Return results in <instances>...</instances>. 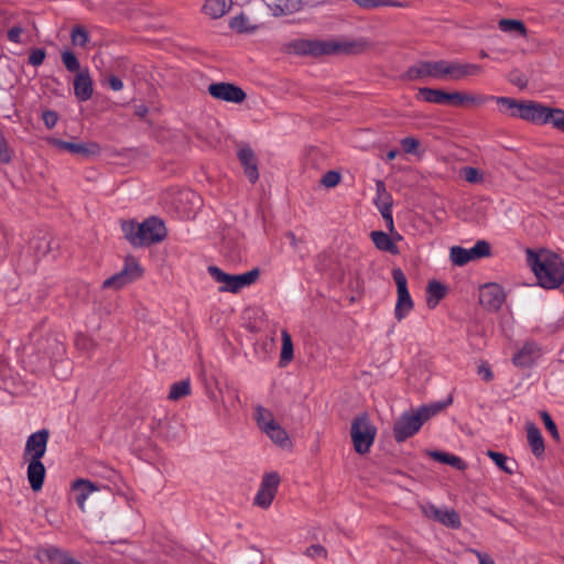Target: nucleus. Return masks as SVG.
Segmentation results:
<instances>
[{"label": "nucleus", "instance_id": "052dcab7", "mask_svg": "<svg viewBox=\"0 0 564 564\" xmlns=\"http://www.w3.org/2000/svg\"><path fill=\"white\" fill-rule=\"evenodd\" d=\"M107 84L115 91H118L123 87L122 80L116 75H110L107 77Z\"/></svg>", "mask_w": 564, "mask_h": 564}, {"label": "nucleus", "instance_id": "bf43d9fd", "mask_svg": "<svg viewBox=\"0 0 564 564\" xmlns=\"http://www.w3.org/2000/svg\"><path fill=\"white\" fill-rule=\"evenodd\" d=\"M23 32V29L19 25H14L12 26L9 31H8V40L13 42V43H21V34Z\"/></svg>", "mask_w": 564, "mask_h": 564}, {"label": "nucleus", "instance_id": "1a4fd4ad", "mask_svg": "<svg viewBox=\"0 0 564 564\" xmlns=\"http://www.w3.org/2000/svg\"><path fill=\"white\" fill-rule=\"evenodd\" d=\"M143 274V269L140 267L139 262L131 257H128L124 261L123 268L116 274L106 279L102 282L104 289H115L119 290L133 281L140 279Z\"/></svg>", "mask_w": 564, "mask_h": 564}, {"label": "nucleus", "instance_id": "f257e3e1", "mask_svg": "<svg viewBox=\"0 0 564 564\" xmlns=\"http://www.w3.org/2000/svg\"><path fill=\"white\" fill-rule=\"evenodd\" d=\"M368 47L370 43L365 39L351 41L295 39L286 45L289 53L315 58L328 55H359Z\"/></svg>", "mask_w": 564, "mask_h": 564}, {"label": "nucleus", "instance_id": "aec40b11", "mask_svg": "<svg viewBox=\"0 0 564 564\" xmlns=\"http://www.w3.org/2000/svg\"><path fill=\"white\" fill-rule=\"evenodd\" d=\"M541 357V349L535 343H525L522 348L514 354L512 361L514 366L529 368Z\"/></svg>", "mask_w": 564, "mask_h": 564}, {"label": "nucleus", "instance_id": "a211bd4d", "mask_svg": "<svg viewBox=\"0 0 564 564\" xmlns=\"http://www.w3.org/2000/svg\"><path fill=\"white\" fill-rule=\"evenodd\" d=\"M237 156L246 177L250 183H256L259 180V172L258 161L253 151L248 145H243L238 149Z\"/></svg>", "mask_w": 564, "mask_h": 564}, {"label": "nucleus", "instance_id": "f8f14e48", "mask_svg": "<svg viewBox=\"0 0 564 564\" xmlns=\"http://www.w3.org/2000/svg\"><path fill=\"white\" fill-rule=\"evenodd\" d=\"M423 425L422 420L414 411L403 413L393 425V436L398 443H402L416 434Z\"/></svg>", "mask_w": 564, "mask_h": 564}, {"label": "nucleus", "instance_id": "37998d69", "mask_svg": "<svg viewBox=\"0 0 564 564\" xmlns=\"http://www.w3.org/2000/svg\"><path fill=\"white\" fill-rule=\"evenodd\" d=\"M70 41L74 46L86 47L89 33L84 26L75 25L70 31Z\"/></svg>", "mask_w": 564, "mask_h": 564}, {"label": "nucleus", "instance_id": "9d476101", "mask_svg": "<svg viewBox=\"0 0 564 564\" xmlns=\"http://www.w3.org/2000/svg\"><path fill=\"white\" fill-rule=\"evenodd\" d=\"M207 90L213 98L231 104H242L247 98L241 87L227 82L212 83Z\"/></svg>", "mask_w": 564, "mask_h": 564}, {"label": "nucleus", "instance_id": "f03ea898", "mask_svg": "<svg viewBox=\"0 0 564 564\" xmlns=\"http://www.w3.org/2000/svg\"><path fill=\"white\" fill-rule=\"evenodd\" d=\"M527 260L540 286L554 290L564 283V262L557 254L550 251L535 253L528 249Z\"/></svg>", "mask_w": 564, "mask_h": 564}, {"label": "nucleus", "instance_id": "864d4df0", "mask_svg": "<svg viewBox=\"0 0 564 564\" xmlns=\"http://www.w3.org/2000/svg\"><path fill=\"white\" fill-rule=\"evenodd\" d=\"M45 57H46L45 48H43V47L33 48L30 52L28 62L30 65L37 67L43 64Z\"/></svg>", "mask_w": 564, "mask_h": 564}, {"label": "nucleus", "instance_id": "dca6fc26", "mask_svg": "<svg viewBox=\"0 0 564 564\" xmlns=\"http://www.w3.org/2000/svg\"><path fill=\"white\" fill-rule=\"evenodd\" d=\"M48 436L50 433L45 429L31 434L25 443L24 458L41 459L45 455Z\"/></svg>", "mask_w": 564, "mask_h": 564}, {"label": "nucleus", "instance_id": "4c0bfd02", "mask_svg": "<svg viewBox=\"0 0 564 564\" xmlns=\"http://www.w3.org/2000/svg\"><path fill=\"white\" fill-rule=\"evenodd\" d=\"M293 358V343L290 334L286 330H282V349L280 356V364L282 366L290 362Z\"/></svg>", "mask_w": 564, "mask_h": 564}, {"label": "nucleus", "instance_id": "0e129e2a", "mask_svg": "<svg viewBox=\"0 0 564 564\" xmlns=\"http://www.w3.org/2000/svg\"><path fill=\"white\" fill-rule=\"evenodd\" d=\"M403 144H404L403 151L405 154H415V155L420 154L419 147L421 143H403Z\"/></svg>", "mask_w": 564, "mask_h": 564}, {"label": "nucleus", "instance_id": "2f4dec72", "mask_svg": "<svg viewBox=\"0 0 564 564\" xmlns=\"http://www.w3.org/2000/svg\"><path fill=\"white\" fill-rule=\"evenodd\" d=\"M177 202L178 203H183V202L189 203V205H191L189 208L184 209V212H183L185 217H191V215L193 213H195L196 209H198L200 207L199 196L195 192L188 191V189L178 192Z\"/></svg>", "mask_w": 564, "mask_h": 564}, {"label": "nucleus", "instance_id": "7ed1b4c3", "mask_svg": "<svg viewBox=\"0 0 564 564\" xmlns=\"http://www.w3.org/2000/svg\"><path fill=\"white\" fill-rule=\"evenodd\" d=\"M122 230L128 241L135 247L158 243L166 236L164 223L156 217L148 218L141 224L123 223Z\"/></svg>", "mask_w": 564, "mask_h": 564}, {"label": "nucleus", "instance_id": "338daca9", "mask_svg": "<svg viewBox=\"0 0 564 564\" xmlns=\"http://www.w3.org/2000/svg\"><path fill=\"white\" fill-rule=\"evenodd\" d=\"M148 107L141 105L135 108V115L139 117H144L148 113Z\"/></svg>", "mask_w": 564, "mask_h": 564}, {"label": "nucleus", "instance_id": "774afa93", "mask_svg": "<svg viewBox=\"0 0 564 564\" xmlns=\"http://www.w3.org/2000/svg\"><path fill=\"white\" fill-rule=\"evenodd\" d=\"M383 219H384V220H386V223H387L388 229H389L390 231H393V229H394V225H393V217H392V215H390V216H388V218H383Z\"/></svg>", "mask_w": 564, "mask_h": 564}, {"label": "nucleus", "instance_id": "c756f323", "mask_svg": "<svg viewBox=\"0 0 564 564\" xmlns=\"http://www.w3.org/2000/svg\"><path fill=\"white\" fill-rule=\"evenodd\" d=\"M431 77V61H419L410 66L404 74V78L409 80H417Z\"/></svg>", "mask_w": 564, "mask_h": 564}, {"label": "nucleus", "instance_id": "3c124183", "mask_svg": "<svg viewBox=\"0 0 564 564\" xmlns=\"http://www.w3.org/2000/svg\"><path fill=\"white\" fill-rule=\"evenodd\" d=\"M488 456L496 463V465L508 474H512V469L507 466L508 457L499 452L488 451Z\"/></svg>", "mask_w": 564, "mask_h": 564}, {"label": "nucleus", "instance_id": "6e6d98bb", "mask_svg": "<svg viewBox=\"0 0 564 564\" xmlns=\"http://www.w3.org/2000/svg\"><path fill=\"white\" fill-rule=\"evenodd\" d=\"M304 554L312 558H316V557L326 558L327 550L321 544H313L305 550Z\"/></svg>", "mask_w": 564, "mask_h": 564}, {"label": "nucleus", "instance_id": "20e7f679", "mask_svg": "<svg viewBox=\"0 0 564 564\" xmlns=\"http://www.w3.org/2000/svg\"><path fill=\"white\" fill-rule=\"evenodd\" d=\"M482 98H485V102L495 100L501 113L525 120L533 124L535 123L540 102L534 100H518L511 97L482 96Z\"/></svg>", "mask_w": 564, "mask_h": 564}, {"label": "nucleus", "instance_id": "a19ab883", "mask_svg": "<svg viewBox=\"0 0 564 564\" xmlns=\"http://www.w3.org/2000/svg\"><path fill=\"white\" fill-rule=\"evenodd\" d=\"M449 74V62L445 59L431 61V77L445 79Z\"/></svg>", "mask_w": 564, "mask_h": 564}, {"label": "nucleus", "instance_id": "bb28decb", "mask_svg": "<svg viewBox=\"0 0 564 564\" xmlns=\"http://www.w3.org/2000/svg\"><path fill=\"white\" fill-rule=\"evenodd\" d=\"M232 6V0H205L203 12L212 19L224 17Z\"/></svg>", "mask_w": 564, "mask_h": 564}, {"label": "nucleus", "instance_id": "49530a36", "mask_svg": "<svg viewBox=\"0 0 564 564\" xmlns=\"http://www.w3.org/2000/svg\"><path fill=\"white\" fill-rule=\"evenodd\" d=\"M373 202L377 207H379V205H383L384 203H392L391 195L388 193L386 184L381 180L376 182V197Z\"/></svg>", "mask_w": 564, "mask_h": 564}, {"label": "nucleus", "instance_id": "a18cd8bd", "mask_svg": "<svg viewBox=\"0 0 564 564\" xmlns=\"http://www.w3.org/2000/svg\"><path fill=\"white\" fill-rule=\"evenodd\" d=\"M451 261L459 267L467 264L470 260L467 256V249L459 246H454L449 250Z\"/></svg>", "mask_w": 564, "mask_h": 564}, {"label": "nucleus", "instance_id": "7c9ffc66", "mask_svg": "<svg viewBox=\"0 0 564 564\" xmlns=\"http://www.w3.org/2000/svg\"><path fill=\"white\" fill-rule=\"evenodd\" d=\"M498 26L502 32L516 33L522 37L528 36V29L525 24L518 19H500Z\"/></svg>", "mask_w": 564, "mask_h": 564}, {"label": "nucleus", "instance_id": "4d7b16f0", "mask_svg": "<svg viewBox=\"0 0 564 564\" xmlns=\"http://www.w3.org/2000/svg\"><path fill=\"white\" fill-rule=\"evenodd\" d=\"M13 150L9 147V143H0V163H9L13 156Z\"/></svg>", "mask_w": 564, "mask_h": 564}, {"label": "nucleus", "instance_id": "c85d7f7f", "mask_svg": "<svg viewBox=\"0 0 564 564\" xmlns=\"http://www.w3.org/2000/svg\"><path fill=\"white\" fill-rule=\"evenodd\" d=\"M426 294L427 306L430 308H434L437 306L438 302L445 296L446 289L442 283L437 281H431L427 284Z\"/></svg>", "mask_w": 564, "mask_h": 564}, {"label": "nucleus", "instance_id": "680f3d73", "mask_svg": "<svg viewBox=\"0 0 564 564\" xmlns=\"http://www.w3.org/2000/svg\"><path fill=\"white\" fill-rule=\"evenodd\" d=\"M478 373L479 376H481V378L485 380V381H491L492 378H494V373L492 371L490 370L489 366L487 365H481L479 366L478 368Z\"/></svg>", "mask_w": 564, "mask_h": 564}, {"label": "nucleus", "instance_id": "69168bd1", "mask_svg": "<svg viewBox=\"0 0 564 564\" xmlns=\"http://www.w3.org/2000/svg\"><path fill=\"white\" fill-rule=\"evenodd\" d=\"M378 209L380 210L382 218H388V216L392 215V203L379 205Z\"/></svg>", "mask_w": 564, "mask_h": 564}, {"label": "nucleus", "instance_id": "c9c22d12", "mask_svg": "<svg viewBox=\"0 0 564 564\" xmlns=\"http://www.w3.org/2000/svg\"><path fill=\"white\" fill-rule=\"evenodd\" d=\"M452 402V399H449L446 402H436L430 405H424L419 408L415 413L416 415L422 420V423L430 420L432 416L444 410L449 403Z\"/></svg>", "mask_w": 564, "mask_h": 564}, {"label": "nucleus", "instance_id": "4468645a", "mask_svg": "<svg viewBox=\"0 0 564 564\" xmlns=\"http://www.w3.org/2000/svg\"><path fill=\"white\" fill-rule=\"evenodd\" d=\"M423 514L431 520L452 529H458L462 524L459 514L454 509H440L432 503L421 507Z\"/></svg>", "mask_w": 564, "mask_h": 564}, {"label": "nucleus", "instance_id": "4be33fe9", "mask_svg": "<svg viewBox=\"0 0 564 564\" xmlns=\"http://www.w3.org/2000/svg\"><path fill=\"white\" fill-rule=\"evenodd\" d=\"M36 556L40 561H47L52 564H80L78 561L70 557L66 552L56 546L40 549Z\"/></svg>", "mask_w": 564, "mask_h": 564}, {"label": "nucleus", "instance_id": "ddd939ff", "mask_svg": "<svg viewBox=\"0 0 564 564\" xmlns=\"http://www.w3.org/2000/svg\"><path fill=\"white\" fill-rule=\"evenodd\" d=\"M506 301V293L497 283H487L479 290V302L489 312H497Z\"/></svg>", "mask_w": 564, "mask_h": 564}, {"label": "nucleus", "instance_id": "5701e85b", "mask_svg": "<svg viewBox=\"0 0 564 564\" xmlns=\"http://www.w3.org/2000/svg\"><path fill=\"white\" fill-rule=\"evenodd\" d=\"M26 475L32 490H41L45 478V467L41 459H29Z\"/></svg>", "mask_w": 564, "mask_h": 564}, {"label": "nucleus", "instance_id": "9b49d317", "mask_svg": "<svg viewBox=\"0 0 564 564\" xmlns=\"http://www.w3.org/2000/svg\"><path fill=\"white\" fill-rule=\"evenodd\" d=\"M280 481L281 478L278 473L271 471L264 474L254 497V505L262 509H268L278 492Z\"/></svg>", "mask_w": 564, "mask_h": 564}, {"label": "nucleus", "instance_id": "f704fd0d", "mask_svg": "<svg viewBox=\"0 0 564 564\" xmlns=\"http://www.w3.org/2000/svg\"><path fill=\"white\" fill-rule=\"evenodd\" d=\"M452 402V399H449L446 402H436L430 405H424L419 408L415 413L416 415L422 420V423L430 420L432 416L444 410L449 403Z\"/></svg>", "mask_w": 564, "mask_h": 564}, {"label": "nucleus", "instance_id": "39448f33", "mask_svg": "<svg viewBox=\"0 0 564 564\" xmlns=\"http://www.w3.org/2000/svg\"><path fill=\"white\" fill-rule=\"evenodd\" d=\"M208 273L219 284V292L238 293L243 288L253 284L259 275L260 270L254 268L242 274H229L224 272L216 265L208 267Z\"/></svg>", "mask_w": 564, "mask_h": 564}, {"label": "nucleus", "instance_id": "a878e982", "mask_svg": "<svg viewBox=\"0 0 564 564\" xmlns=\"http://www.w3.org/2000/svg\"><path fill=\"white\" fill-rule=\"evenodd\" d=\"M527 440L535 457L544 455L545 446L541 431L534 423L527 424Z\"/></svg>", "mask_w": 564, "mask_h": 564}, {"label": "nucleus", "instance_id": "09e8293b", "mask_svg": "<svg viewBox=\"0 0 564 564\" xmlns=\"http://www.w3.org/2000/svg\"><path fill=\"white\" fill-rule=\"evenodd\" d=\"M508 79L511 84L523 90L528 87V78L519 69H513L509 73Z\"/></svg>", "mask_w": 564, "mask_h": 564}, {"label": "nucleus", "instance_id": "393cba45", "mask_svg": "<svg viewBox=\"0 0 564 564\" xmlns=\"http://www.w3.org/2000/svg\"><path fill=\"white\" fill-rule=\"evenodd\" d=\"M481 69V66L476 64L449 62L448 78L452 80H460L468 76L478 75Z\"/></svg>", "mask_w": 564, "mask_h": 564}, {"label": "nucleus", "instance_id": "0eeeda50", "mask_svg": "<svg viewBox=\"0 0 564 564\" xmlns=\"http://www.w3.org/2000/svg\"><path fill=\"white\" fill-rule=\"evenodd\" d=\"M377 429L366 413L357 415L350 426V436L355 451L360 454H367L375 442Z\"/></svg>", "mask_w": 564, "mask_h": 564}, {"label": "nucleus", "instance_id": "58836bf2", "mask_svg": "<svg viewBox=\"0 0 564 564\" xmlns=\"http://www.w3.org/2000/svg\"><path fill=\"white\" fill-rule=\"evenodd\" d=\"M274 443L285 445L289 441L286 431L276 422L264 432Z\"/></svg>", "mask_w": 564, "mask_h": 564}, {"label": "nucleus", "instance_id": "6ab92c4d", "mask_svg": "<svg viewBox=\"0 0 564 564\" xmlns=\"http://www.w3.org/2000/svg\"><path fill=\"white\" fill-rule=\"evenodd\" d=\"M94 93V83L89 69L84 68L74 78V95L79 101H87Z\"/></svg>", "mask_w": 564, "mask_h": 564}, {"label": "nucleus", "instance_id": "2eb2a0df", "mask_svg": "<svg viewBox=\"0 0 564 564\" xmlns=\"http://www.w3.org/2000/svg\"><path fill=\"white\" fill-rule=\"evenodd\" d=\"M57 153H69L79 160H89L100 154L99 143H53Z\"/></svg>", "mask_w": 564, "mask_h": 564}, {"label": "nucleus", "instance_id": "de8ad7c7", "mask_svg": "<svg viewBox=\"0 0 564 564\" xmlns=\"http://www.w3.org/2000/svg\"><path fill=\"white\" fill-rule=\"evenodd\" d=\"M359 7L372 9L377 7H403L401 2L391 0H354Z\"/></svg>", "mask_w": 564, "mask_h": 564}, {"label": "nucleus", "instance_id": "e2e57ef3", "mask_svg": "<svg viewBox=\"0 0 564 564\" xmlns=\"http://www.w3.org/2000/svg\"><path fill=\"white\" fill-rule=\"evenodd\" d=\"M470 552L477 556L479 564H495V562L488 554L479 552L477 550H470Z\"/></svg>", "mask_w": 564, "mask_h": 564}, {"label": "nucleus", "instance_id": "8fccbe9b", "mask_svg": "<svg viewBox=\"0 0 564 564\" xmlns=\"http://www.w3.org/2000/svg\"><path fill=\"white\" fill-rule=\"evenodd\" d=\"M340 180H341L340 173L332 170V171L326 172L322 176L321 184L327 188H332V187H335L336 185H338Z\"/></svg>", "mask_w": 564, "mask_h": 564}, {"label": "nucleus", "instance_id": "13d9d810", "mask_svg": "<svg viewBox=\"0 0 564 564\" xmlns=\"http://www.w3.org/2000/svg\"><path fill=\"white\" fill-rule=\"evenodd\" d=\"M42 117L47 128L54 127L58 119L57 112L53 110L44 111Z\"/></svg>", "mask_w": 564, "mask_h": 564}, {"label": "nucleus", "instance_id": "79ce46f5", "mask_svg": "<svg viewBox=\"0 0 564 564\" xmlns=\"http://www.w3.org/2000/svg\"><path fill=\"white\" fill-rule=\"evenodd\" d=\"M469 260H476L490 256V245L486 240H478L475 246L467 249Z\"/></svg>", "mask_w": 564, "mask_h": 564}, {"label": "nucleus", "instance_id": "603ef678", "mask_svg": "<svg viewBox=\"0 0 564 564\" xmlns=\"http://www.w3.org/2000/svg\"><path fill=\"white\" fill-rule=\"evenodd\" d=\"M541 419L545 425V429L550 432V434L552 435V437L558 442L560 441V434H558V431H557V427H556V424L554 423L553 419L551 417V415L543 411L541 412Z\"/></svg>", "mask_w": 564, "mask_h": 564}, {"label": "nucleus", "instance_id": "6e6552de", "mask_svg": "<svg viewBox=\"0 0 564 564\" xmlns=\"http://www.w3.org/2000/svg\"><path fill=\"white\" fill-rule=\"evenodd\" d=\"M392 278L397 285L398 299L394 307V317L401 322L413 310L414 303L408 290L406 276L400 268L392 270Z\"/></svg>", "mask_w": 564, "mask_h": 564}, {"label": "nucleus", "instance_id": "473e14b6", "mask_svg": "<svg viewBox=\"0 0 564 564\" xmlns=\"http://www.w3.org/2000/svg\"><path fill=\"white\" fill-rule=\"evenodd\" d=\"M191 392H192L191 380L187 378V379L174 382L171 386L167 399L170 401H178L180 399L189 395Z\"/></svg>", "mask_w": 564, "mask_h": 564}, {"label": "nucleus", "instance_id": "cd10ccee", "mask_svg": "<svg viewBox=\"0 0 564 564\" xmlns=\"http://www.w3.org/2000/svg\"><path fill=\"white\" fill-rule=\"evenodd\" d=\"M370 237L376 248L380 251L390 252L392 254H397L399 252L397 245L384 231H372Z\"/></svg>", "mask_w": 564, "mask_h": 564}, {"label": "nucleus", "instance_id": "ea45409f", "mask_svg": "<svg viewBox=\"0 0 564 564\" xmlns=\"http://www.w3.org/2000/svg\"><path fill=\"white\" fill-rule=\"evenodd\" d=\"M256 420H257L259 427L263 432H265L269 429V426H271L272 424H274V422H276L273 419L272 413L261 405H258L256 408Z\"/></svg>", "mask_w": 564, "mask_h": 564}, {"label": "nucleus", "instance_id": "412c9836", "mask_svg": "<svg viewBox=\"0 0 564 564\" xmlns=\"http://www.w3.org/2000/svg\"><path fill=\"white\" fill-rule=\"evenodd\" d=\"M98 490L99 487L95 482L83 478L75 480L72 485L74 499L82 511H85V501L87 498Z\"/></svg>", "mask_w": 564, "mask_h": 564}, {"label": "nucleus", "instance_id": "f3484780", "mask_svg": "<svg viewBox=\"0 0 564 564\" xmlns=\"http://www.w3.org/2000/svg\"><path fill=\"white\" fill-rule=\"evenodd\" d=\"M534 124H552L564 133V109L549 107L540 104Z\"/></svg>", "mask_w": 564, "mask_h": 564}, {"label": "nucleus", "instance_id": "e433bc0d", "mask_svg": "<svg viewBox=\"0 0 564 564\" xmlns=\"http://www.w3.org/2000/svg\"><path fill=\"white\" fill-rule=\"evenodd\" d=\"M61 59L63 65L69 73H75L77 75L83 70L80 67L79 59L73 51L64 50L61 53Z\"/></svg>", "mask_w": 564, "mask_h": 564}, {"label": "nucleus", "instance_id": "b1692460", "mask_svg": "<svg viewBox=\"0 0 564 564\" xmlns=\"http://www.w3.org/2000/svg\"><path fill=\"white\" fill-rule=\"evenodd\" d=\"M273 15H286L302 9V0H265Z\"/></svg>", "mask_w": 564, "mask_h": 564}, {"label": "nucleus", "instance_id": "c03bdc74", "mask_svg": "<svg viewBox=\"0 0 564 564\" xmlns=\"http://www.w3.org/2000/svg\"><path fill=\"white\" fill-rule=\"evenodd\" d=\"M229 26L240 34L241 33H252L257 29L256 25L250 26L248 24V19L246 18V15L243 13H240L239 15L234 17L230 20Z\"/></svg>", "mask_w": 564, "mask_h": 564}, {"label": "nucleus", "instance_id": "5fc2aeb1", "mask_svg": "<svg viewBox=\"0 0 564 564\" xmlns=\"http://www.w3.org/2000/svg\"><path fill=\"white\" fill-rule=\"evenodd\" d=\"M460 175L464 176L468 183H478L481 181V174L479 171L471 166L463 167L460 170Z\"/></svg>", "mask_w": 564, "mask_h": 564}, {"label": "nucleus", "instance_id": "423d86ee", "mask_svg": "<svg viewBox=\"0 0 564 564\" xmlns=\"http://www.w3.org/2000/svg\"><path fill=\"white\" fill-rule=\"evenodd\" d=\"M417 98H422L425 102L436 105L460 106L466 102H474L477 105L485 104L482 96H471L466 93L453 91L448 93L443 89L422 87L417 90Z\"/></svg>", "mask_w": 564, "mask_h": 564}, {"label": "nucleus", "instance_id": "72a5a7b5", "mask_svg": "<svg viewBox=\"0 0 564 564\" xmlns=\"http://www.w3.org/2000/svg\"><path fill=\"white\" fill-rule=\"evenodd\" d=\"M431 457L436 462L449 465L458 470H464L466 468V464L464 463V460L460 457L453 454L434 451L431 453Z\"/></svg>", "mask_w": 564, "mask_h": 564}]
</instances>
